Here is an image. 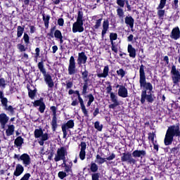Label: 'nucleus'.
<instances>
[{
    "mask_svg": "<svg viewBox=\"0 0 180 180\" xmlns=\"http://www.w3.org/2000/svg\"><path fill=\"white\" fill-rule=\"evenodd\" d=\"M180 137V129L179 125H172L168 127L164 143L166 146H171L174 141V137Z\"/></svg>",
    "mask_w": 180,
    "mask_h": 180,
    "instance_id": "f257e3e1",
    "label": "nucleus"
},
{
    "mask_svg": "<svg viewBox=\"0 0 180 180\" xmlns=\"http://www.w3.org/2000/svg\"><path fill=\"white\" fill-rule=\"evenodd\" d=\"M144 68H146V66H144V65H141L139 68L140 86L146 91H153V84H151L150 82H147L146 79V72H144Z\"/></svg>",
    "mask_w": 180,
    "mask_h": 180,
    "instance_id": "f03ea898",
    "label": "nucleus"
},
{
    "mask_svg": "<svg viewBox=\"0 0 180 180\" xmlns=\"http://www.w3.org/2000/svg\"><path fill=\"white\" fill-rule=\"evenodd\" d=\"M38 68L40 72H41L44 77V79L46 84H48L49 88H53V86H54V82L53 81L51 75L46 71V68H44V64L43 63V61L38 63Z\"/></svg>",
    "mask_w": 180,
    "mask_h": 180,
    "instance_id": "7ed1b4c3",
    "label": "nucleus"
},
{
    "mask_svg": "<svg viewBox=\"0 0 180 180\" xmlns=\"http://www.w3.org/2000/svg\"><path fill=\"white\" fill-rule=\"evenodd\" d=\"M67 155V148L65 147H60L58 148L56 154L55 155L54 161L58 162L61 160H65V156Z\"/></svg>",
    "mask_w": 180,
    "mask_h": 180,
    "instance_id": "20e7f679",
    "label": "nucleus"
},
{
    "mask_svg": "<svg viewBox=\"0 0 180 180\" xmlns=\"http://www.w3.org/2000/svg\"><path fill=\"white\" fill-rule=\"evenodd\" d=\"M75 124L74 123V120H70L67 123L63 124L61 126L62 131L63 133V139H67V135L68 134L69 129H74Z\"/></svg>",
    "mask_w": 180,
    "mask_h": 180,
    "instance_id": "39448f33",
    "label": "nucleus"
},
{
    "mask_svg": "<svg viewBox=\"0 0 180 180\" xmlns=\"http://www.w3.org/2000/svg\"><path fill=\"white\" fill-rule=\"evenodd\" d=\"M170 74L172 75L173 84H174L175 85H176V84H179L180 80V72L176 70V66L175 65H173L172 66Z\"/></svg>",
    "mask_w": 180,
    "mask_h": 180,
    "instance_id": "423d86ee",
    "label": "nucleus"
},
{
    "mask_svg": "<svg viewBox=\"0 0 180 180\" xmlns=\"http://www.w3.org/2000/svg\"><path fill=\"white\" fill-rule=\"evenodd\" d=\"M121 161L122 162H128V164H136L137 160L136 159L133 158V156H131V153H122V156L121 157Z\"/></svg>",
    "mask_w": 180,
    "mask_h": 180,
    "instance_id": "0eeeda50",
    "label": "nucleus"
},
{
    "mask_svg": "<svg viewBox=\"0 0 180 180\" xmlns=\"http://www.w3.org/2000/svg\"><path fill=\"white\" fill-rule=\"evenodd\" d=\"M146 99L148 102L153 103V102H154V99H155V96H154V95L150 92H148L147 94V91H143L141 98V103H144V102H146Z\"/></svg>",
    "mask_w": 180,
    "mask_h": 180,
    "instance_id": "6e6552de",
    "label": "nucleus"
},
{
    "mask_svg": "<svg viewBox=\"0 0 180 180\" xmlns=\"http://www.w3.org/2000/svg\"><path fill=\"white\" fill-rule=\"evenodd\" d=\"M77 66L75 65V58L74 56H71L69 60V65L68 68V75H74L77 72Z\"/></svg>",
    "mask_w": 180,
    "mask_h": 180,
    "instance_id": "1a4fd4ad",
    "label": "nucleus"
},
{
    "mask_svg": "<svg viewBox=\"0 0 180 180\" xmlns=\"http://www.w3.org/2000/svg\"><path fill=\"white\" fill-rule=\"evenodd\" d=\"M165 5H167V0H160L158 6L157 7L158 10V16L159 18H164V15H165Z\"/></svg>",
    "mask_w": 180,
    "mask_h": 180,
    "instance_id": "9d476101",
    "label": "nucleus"
},
{
    "mask_svg": "<svg viewBox=\"0 0 180 180\" xmlns=\"http://www.w3.org/2000/svg\"><path fill=\"white\" fill-rule=\"evenodd\" d=\"M73 33H82L84 32V22L76 21L72 25Z\"/></svg>",
    "mask_w": 180,
    "mask_h": 180,
    "instance_id": "9b49d317",
    "label": "nucleus"
},
{
    "mask_svg": "<svg viewBox=\"0 0 180 180\" xmlns=\"http://www.w3.org/2000/svg\"><path fill=\"white\" fill-rule=\"evenodd\" d=\"M110 100L112 103L108 105L109 109H115L120 105L119 100H117V96L112 92L110 93Z\"/></svg>",
    "mask_w": 180,
    "mask_h": 180,
    "instance_id": "f8f14e48",
    "label": "nucleus"
},
{
    "mask_svg": "<svg viewBox=\"0 0 180 180\" xmlns=\"http://www.w3.org/2000/svg\"><path fill=\"white\" fill-rule=\"evenodd\" d=\"M88 56L85 54V52L82 51L78 53L77 65H82V64H86Z\"/></svg>",
    "mask_w": 180,
    "mask_h": 180,
    "instance_id": "ddd939ff",
    "label": "nucleus"
},
{
    "mask_svg": "<svg viewBox=\"0 0 180 180\" xmlns=\"http://www.w3.org/2000/svg\"><path fill=\"white\" fill-rule=\"evenodd\" d=\"M20 158V161H22V164L25 165V167H28V165H30L32 160L30 159V156L27 155V153L21 155Z\"/></svg>",
    "mask_w": 180,
    "mask_h": 180,
    "instance_id": "4468645a",
    "label": "nucleus"
},
{
    "mask_svg": "<svg viewBox=\"0 0 180 180\" xmlns=\"http://www.w3.org/2000/svg\"><path fill=\"white\" fill-rule=\"evenodd\" d=\"M8 122H9V117L5 113L0 114V124L1 129H5Z\"/></svg>",
    "mask_w": 180,
    "mask_h": 180,
    "instance_id": "2eb2a0df",
    "label": "nucleus"
},
{
    "mask_svg": "<svg viewBox=\"0 0 180 180\" xmlns=\"http://www.w3.org/2000/svg\"><path fill=\"white\" fill-rule=\"evenodd\" d=\"M170 37L174 40H178L179 39H180V30L179 27H176L172 29L170 34Z\"/></svg>",
    "mask_w": 180,
    "mask_h": 180,
    "instance_id": "dca6fc26",
    "label": "nucleus"
},
{
    "mask_svg": "<svg viewBox=\"0 0 180 180\" xmlns=\"http://www.w3.org/2000/svg\"><path fill=\"white\" fill-rule=\"evenodd\" d=\"M80 152H79V158L82 160H85V155H86V153L85 152V150H86V143L85 142H81L80 143Z\"/></svg>",
    "mask_w": 180,
    "mask_h": 180,
    "instance_id": "f3484780",
    "label": "nucleus"
},
{
    "mask_svg": "<svg viewBox=\"0 0 180 180\" xmlns=\"http://www.w3.org/2000/svg\"><path fill=\"white\" fill-rule=\"evenodd\" d=\"M108 30H109V20H105L103 22V30L101 32V37L103 39L105 37V34L108 33Z\"/></svg>",
    "mask_w": 180,
    "mask_h": 180,
    "instance_id": "a211bd4d",
    "label": "nucleus"
},
{
    "mask_svg": "<svg viewBox=\"0 0 180 180\" xmlns=\"http://www.w3.org/2000/svg\"><path fill=\"white\" fill-rule=\"evenodd\" d=\"M146 155H147V153L144 150H136L132 153V155L133 157H134V158H143V157H146Z\"/></svg>",
    "mask_w": 180,
    "mask_h": 180,
    "instance_id": "6ab92c4d",
    "label": "nucleus"
},
{
    "mask_svg": "<svg viewBox=\"0 0 180 180\" xmlns=\"http://www.w3.org/2000/svg\"><path fill=\"white\" fill-rule=\"evenodd\" d=\"M125 23L127 25V26H129V27L131 29V31L133 32V27H134V18L130 16H126L124 18Z\"/></svg>",
    "mask_w": 180,
    "mask_h": 180,
    "instance_id": "aec40b11",
    "label": "nucleus"
},
{
    "mask_svg": "<svg viewBox=\"0 0 180 180\" xmlns=\"http://www.w3.org/2000/svg\"><path fill=\"white\" fill-rule=\"evenodd\" d=\"M25 171V168H23V166L22 165H17L15 167V170L13 173L14 176H20L22 174H23V172Z\"/></svg>",
    "mask_w": 180,
    "mask_h": 180,
    "instance_id": "412c9836",
    "label": "nucleus"
},
{
    "mask_svg": "<svg viewBox=\"0 0 180 180\" xmlns=\"http://www.w3.org/2000/svg\"><path fill=\"white\" fill-rule=\"evenodd\" d=\"M109 75V65H105L103 68V73H98V78H106Z\"/></svg>",
    "mask_w": 180,
    "mask_h": 180,
    "instance_id": "4be33fe9",
    "label": "nucleus"
},
{
    "mask_svg": "<svg viewBox=\"0 0 180 180\" xmlns=\"http://www.w3.org/2000/svg\"><path fill=\"white\" fill-rule=\"evenodd\" d=\"M53 37H55V39H56L57 40H59L60 44H63V43H64V39H63V33H61V31L60 30H56L55 31Z\"/></svg>",
    "mask_w": 180,
    "mask_h": 180,
    "instance_id": "5701e85b",
    "label": "nucleus"
},
{
    "mask_svg": "<svg viewBox=\"0 0 180 180\" xmlns=\"http://www.w3.org/2000/svg\"><path fill=\"white\" fill-rule=\"evenodd\" d=\"M56 30H57V25L52 24L50 31L46 35L47 38L49 39H54V33H56Z\"/></svg>",
    "mask_w": 180,
    "mask_h": 180,
    "instance_id": "b1692460",
    "label": "nucleus"
},
{
    "mask_svg": "<svg viewBox=\"0 0 180 180\" xmlns=\"http://www.w3.org/2000/svg\"><path fill=\"white\" fill-rule=\"evenodd\" d=\"M127 51L131 58H136V49H134L131 44L128 45Z\"/></svg>",
    "mask_w": 180,
    "mask_h": 180,
    "instance_id": "393cba45",
    "label": "nucleus"
},
{
    "mask_svg": "<svg viewBox=\"0 0 180 180\" xmlns=\"http://www.w3.org/2000/svg\"><path fill=\"white\" fill-rule=\"evenodd\" d=\"M50 15H46L44 13L42 14V20L44 23V26L46 29H49V25H50Z\"/></svg>",
    "mask_w": 180,
    "mask_h": 180,
    "instance_id": "a878e982",
    "label": "nucleus"
},
{
    "mask_svg": "<svg viewBox=\"0 0 180 180\" xmlns=\"http://www.w3.org/2000/svg\"><path fill=\"white\" fill-rule=\"evenodd\" d=\"M23 33H25V25L18 26L17 27V38L20 39V37L23 36Z\"/></svg>",
    "mask_w": 180,
    "mask_h": 180,
    "instance_id": "bb28decb",
    "label": "nucleus"
},
{
    "mask_svg": "<svg viewBox=\"0 0 180 180\" xmlns=\"http://www.w3.org/2000/svg\"><path fill=\"white\" fill-rule=\"evenodd\" d=\"M82 78L84 82H89V72L86 69L84 71H81Z\"/></svg>",
    "mask_w": 180,
    "mask_h": 180,
    "instance_id": "cd10ccee",
    "label": "nucleus"
},
{
    "mask_svg": "<svg viewBox=\"0 0 180 180\" xmlns=\"http://www.w3.org/2000/svg\"><path fill=\"white\" fill-rule=\"evenodd\" d=\"M23 41L25 46H29L30 44V37L26 32L24 33L23 37L21 39V41Z\"/></svg>",
    "mask_w": 180,
    "mask_h": 180,
    "instance_id": "c85d7f7f",
    "label": "nucleus"
},
{
    "mask_svg": "<svg viewBox=\"0 0 180 180\" xmlns=\"http://www.w3.org/2000/svg\"><path fill=\"white\" fill-rule=\"evenodd\" d=\"M0 99L1 105H3L4 108H6V106H8V98H5L2 91H0Z\"/></svg>",
    "mask_w": 180,
    "mask_h": 180,
    "instance_id": "c756f323",
    "label": "nucleus"
},
{
    "mask_svg": "<svg viewBox=\"0 0 180 180\" xmlns=\"http://www.w3.org/2000/svg\"><path fill=\"white\" fill-rule=\"evenodd\" d=\"M117 15L120 19H122L123 22V18H124V11L123 8L118 7L116 10Z\"/></svg>",
    "mask_w": 180,
    "mask_h": 180,
    "instance_id": "7c9ffc66",
    "label": "nucleus"
},
{
    "mask_svg": "<svg viewBox=\"0 0 180 180\" xmlns=\"http://www.w3.org/2000/svg\"><path fill=\"white\" fill-rule=\"evenodd\" d=\"M35 139H41V136H44L43 129H37L34 130V132Z\"/></svg>",
    "mask_w": 180,
    "mask_h": 180,
    "instance_id": "2f4dec72",
    "label": "nucleus"
},
{
    "mask_svg": "<svg viewBox=\"0 0 180 180\" xmlns=\"http://www.w3.org/2000/svg\"><path fill=\"white\" fill-rule=\"evenodd\" d=\"M15 132V126L9 125L6 131V136H12Z\"/></svg>",
    "mask_w": 180,
    "mask_h": 180,
    "instance_id": "473e14b6",
    "label": "nucleus"
},
{
    "mask_svg": "<svg viewBox=\"0 0 180 180\" xmlns=\"http://www.w3.org/2000/svg\"><path fill=\"white\" fill-rule=\"evenodd\" d=\"M49 140V134L45 133L41 136V140L39 141V146H44V141Z\"/></svg>",
    "mask_w": 180,
    "mask_h": 180,
    "instance_id": "72a5a7b5",
    "label": "nucleus"
},
{
    "mask_svg": "<svg viewBox=\"0 0 180 180\" xmlns=\"http://www.w3.org/2000/svg\"><path fill=\"white\" fill-rule=\"evenodd\" d=\"M14 144L17 147H22V144H23V139L22 136H18L16 138V139L14 141Z\"/></svg>",
    "mask_w": 180,
    "mask_h": 180,
    "instance_id": "f704fd0d",
    "label": "nucleus"
},
{
    "mask_svg": "<svg viewBox=\"0 0 180 180\" xmlns=\"http://www.w3.org/2000/svg\"><path fill=\"white\" fill-rule=\"evenodd\" d=\"M6 85H8V82L5 80V78L4 77L0 78V89L4 91V89L6 88Z\"/></svg>",
    "mask_w": 180,
    "mask_h": 180,
    "instance_id": "c9c22d12",
    "label": "nucleus"
},
{
    "mask_svg": "<svg viewBox=\"0 0 180 180\" xmlns=\"http://www.w3.org/2000/svg\"><path fill=\"white\" fill-rule=\"evenodd\" d=\"M51 124L52 126L53 131H56V130H57V126H58L57 125V117H53Z\"/></svg>",
    "mask_w": 180,
    "mask_h": 180,
    "instance_id": "e433bc0d",
    "label": "nucleus"
},
{
    "mask_svg": "<svg viewBox=\"0 0 180 180\" xmlns=\"http://www.w3.org/2000/svg\"><path fill=\"white\" fill-rule=\"evenodd\" d=\"M113 89H117L119 88L118 91H127V89H126V86L123 85L118 84L117 83L114 84L112 86Z\"/></svg>",
    "mask_w": 180,
    "mask_h": 180,
    "instance_id": "4c0bfd02",
    "label": "nucleus"
},
{
    "mask_svg": "<svg viewBox=\"0 0 180 180\" xmlns=\"http://www.w3.org/2000/svg\"><path fill=\"white\" fill-rule=\"evenodd\" d=\"M17 49L19 50V51H20V53H23L27 50V46L22 44H18Z\"/></svg>",
    "mask_w": 180,
    "mask_h": 180,
    "instance_id": "58836bf2",
    "label": "nucleus"
},
{
    "mask_svg": "<svg viewBox=\"0 0 180 180\" xmlns=\"http://www.w3.org/2000/svg\"><path fill=\"white\" fill-rule=\"evenodd\" d=\"M64 85L66 86V89H71V88L74 86V82H72V80L70 79L69 80H67Z\"/></svg>",
    "mask_w": 180,
    "mask_h": 180,
    "instance_id": "ea45409f",
    "label": "nucleus"
},
{
    "mask_svg": "<svg viewBox=\"0 0 180 180\" xmlns=\"http://www.w3.org/2000/svg\"><path fill=\"white\" fill-rule=\"evenodd\" d=\"M115 40H117V34L115 32L110 33V43H115Z\"/></svg>",
    "mask_w": 180,
    "mask_h": 180,
    "instance_id": "a19ab883",
    "label": "nucleus"
},
{
    "mask_svg": "<svg viewBox=\"0 0 180 180\" xmlns=\"http://www.w3.org/2000/svg\"><path fill=\"white\" fill-rule=\"evenodd\" d=\"M102 18H99L98 20H96V24L95 25L93 26V29H99V27L102 25Z\"/></svg>",
    "mask_w": 180,
    "mask_h": 180,
    "instance_id": "79ce46f5",
    "label": "nucleus"
},
{
    "mask_svg": "<svg viewBox=\"0 0 180 180\" xmlns=\"http://www.w3.org/2000/svg\"><path fill=\"white\" fill-rule=\"evenodd\" d=\"M117 44L116 42H111V50L114 51L115 54H117L118 49H117Z\"/></svg>",
    "mask_w": 180,
    "mask_h": 180,
    "instance_id": "37998d69",
    "label": "nucleus"
},
{
    "mask_svg": "<svg viewBox=\"0 0 180 180\" xmlns=\"http://www.w3.org/2000/svg\"><path fill=\"white\" fill-rule=\"evenodd\" d=\"M105 161H106L105 159L101 157V155H96V162H97V164H103V162H105Z\"/></svg>",
    "mask_w": 180,
    "mask_h": 180,
    "instance_id": "c03bdc74",
    "label": "nucleus"
},
{
    "mask_svg": "<svg viewBox=\"0 0 180 180\" xmlns=\"http://www.w3.org/2000/svg\"><path fill=\"white\" fill-rule=\"evenodd\" d=\"M94 127L98 130V131H102V129L103 128V125L101 124L99 122L96 121L94 123Z\"/></svg>",
    "mask_w": 180,
    "mask_h": 180,
    "instance_id": "a18cd8bd",
    "label": "nucleus"
},
{
    "mask_svg": "<svg viewBox=\"0 0 180 180\" xmlns=\"http://www.w3.org/2000/svg\"><path fill=\"white\" fill-rule=\"evenodd\" d=\"M117 75L119 77H121V78H124V75H126V71H124V70L121 68V69L117 70Z\"/></svg>",
    "mask_w": 180,
    "mask_h": 180,
    "instance_id": "49530a36",
    "label": "nucleus"
},
{
    "mask_svg": "<svg viewBox=\"0 0 180 180\" xmlns=\"http://www.w3.org/2000/svg\"><path fill=\"white\" fill-rule=\"evenodd\" d=\"M44 103V101H43V98H41L39 100H37L33 103V106L36 108L37 106H40Z\"/></svg>",
    "mask_w": 180,
    "mask_h": 180,
    "instance_id": "de8ad7c7",
    "label": "nucleus"
},
{
    "mask_svg": "<svg viewBox=\"0 0 180 180\" xmlns=\"http://www.w3.org/2000/svg\"><path fill=\"white\" fill-rule=\"evenodd\" d=\"M87 98H89L87 106L89 107V106H91L92 102H94V101H95V98H94V96L92 94H89Z\"/></svg>",
    "mask_w": 180,
    "mask_h": 180,
    "instance_id": "09e8293b",
    "label": "nucleus"
},
{
    "mask_svg": "<svg viewBox=\"0 0 180 180\" xmlns=\"http://www.w3.org/2000/svg\"><path fill=\"white\" fill-rule=\"evenodd\" d=\"M126 1L127 0H117L116 3H117V5L120 6V8H124Z\"/></svg>",
    "mask_w": 180,
    "mask_h": 180,
    "instance_id": "8fccbe9b",
    "label": "nucleus"
},
{
    "mask_svg": "<svg viewBox=\"0 0 180 180\" xmlns=\"http://www.w3.org/2000/svg\"><path fill=\"white\" fill-rule=\"evenodd\" d=\"M90 169L91 172H96V171H98V165L91 162Z\"/></svg>",
    "mask_w": 180,
    "mask_h": 180,
    "instance_id": "3c124183",
    "label": "nucleus"
},
{
    "mask_svg": "<svg viewBox=\"0 0 180 180\" xmlns=\"http://www.w3.org/2000/svg\"><path fill=\"white\" fill-rule=\"evenodd\" d=\"M179 2V0H174L172 2V9H178V8L179 7V6L178 5Z\"/></svg>",
    "mask_w": 180,
    "mask_h": 180,
    "instance_id": "603ef678",
    "label": "nucleus"
},
{
    "mask_svg": "<svg viewBox=\"0 0 180 180\" xmlns=\"http://www.w3.org/2000/svg\"><path fill=\"white\" fill-rule=\"evenodd\" d=\"M84 16L82 15V13L81 11H78L77 18L76 22H84Z\"/></svg>",
    "mask_w": 180,
    "mask_h": 180,
    "instance_id": "864d4df0",
    "label": "nucleus"
},
{
    "mask_svg": "<svg viewBox=\"0 0 180 180\" xmlns=\"http://www.w3.org/2000/svg\"><path fill=\"white\" fill-rule=\"evenodd\" d=\"M67 176L68 174L65 172H59L58 174V176L60 178V179H64V178H65Z\"/></svg>",
    "mask_w": 180,
    "mask_h": 180,
    "instance_id": "5fc2aeb1",
    "label": "nucleus"
},
{
    "mask_svg": "<svg viewBox=\"0 0 180 180\" xmlns=\"http://www.w3.org/2000/svg\"><path fill=\"white\" fill-rule=\"evenodd\" d=\"M118 95L122 98H127V91H119Z\"/></svg>",
    "mask_w": 180,
    "mask_h": 180,
    "instance_id": "6e6d98bb",
    "label": "nucleus"
},
{
    "mask_svg": "<svg viewBox=\"0 0 180 180\" xmlns=\"http://www.w3.org/2000/svg\"><path fill=\"white\" fill-rule=\"evenodd\" d=\"M81 109L84 116H86V117H89V115H88V110H86V108H85V105H81Z\"/></svg>",
    "mask_w": 180,
    "mask_h": 180,
    "instance_id": "4d7b16f0",
    "label": "nucleus"
},
{
    "mask_svg": "<svg viewBox=\"0 0 180 180\" xmlns=\"http://www.w3.org/2000/svg\"><path fill=\"white\" fill-rule=\"evenodd\" d=\"M28 96L30 99H34L36 97V91H30L28 92Z\"/></svg>",
    "mask_w": 180,
    "mask_h": 180,
    "instance_id": "13d9d810",
    "label": "nucleus"
},
{
    "mask_svg": "<svg viewBox=\"0 0 180 180\" xmlns=\"http://www.w3.org/2000/svg\"><path fill=\"white\" fill-rule=\"evenodd\" d=\"M105 88L106 91H112V88H113V86H112L110 82L108 81L105 82Z\"/></svg>",
    "mask_w": 180,
    "mask_h": 180,
    "instance_id": "bf43d9fd",
    "label": "nucleus"
},
{
    "mask_svg": "<svg viewBox=\"0 0 180 180\" xmlns=\"http://www.w3.org/2000/svg\"><path fill=\"white\" fill-rule=\"evenodd\" d=\"M76 95L78 97L79 102L80 103V106H83L84 105V100H82V98H81V96L79 95V91H76Z\"/></svg>",
    "mask_w": 180,
    "mask_h": 180,
    "instance_id": "052dcab7",
    "label": "nucleus"
},
{
    "mask_svg": "<svg viewBox=\"0 0 180 180\" xmlns=\"http://www.w3.org/2000/svg\"><path fill=\"white\" fill-rule=\"evenodd\" d=\"M39 110L41 113H44V110H46V104L44 103L39 105Z\"/></svg>",
    "mask_w": 180,
    "mask_h": 180,
    "instance_id": "680f3d73",
    "label": "nucleus"
},
{
    "mask_svg": "<svg viewBox=\"0 0 180 180\" xmlns=\"http://www.w3.org/2000/svg\"><path fill=\"white\" fill-rule=\"evenodd\" d=\"M27 88L28 91H37L36 87H34V86L32 85L31 84H27Z\"/></svg>",
    "mask_w": 180,
    "mask_h": 180,
    "instance_id": "e2e57ef3",
    "label": "nucleus"
},
{
    "mask_svg": "<svg viewBox=\"0 0 180 180\" xmlns=\"http://www.w3.org/2000/svg\"><path fill=\"white\" fill-rule=\"evenodd\" d=\"M36 27L34 25H30V33L33 34V33H36Z\"/></svg>",
    "mask_w": 180,
    "mask_h": 180,
    "instance_id": "0e129e2a",
    "label": "nucleus"
},
{
    "mask_svg": "<svg viewBox=\"0 0 180 180\" xmlns=\"http://www.w3.org/2000/svg\"><path fill=\"white\" fill-rule=\"evenodd\" d=\"M30 176H31L30 174L27 173L20 179V180H29Z\"/></svg>",
    "mask_w": 180,
    "mask_h": 180,
    "instance_id": "69168bd1",
    "label": "nucleus"
},
{
    "mask_svg": "<svg viewBox=\"0 0 180 180\" xmlns=\"http://www.w3.org/2000/svg\"><path fill=\"white\" fill-rule=\"evenodd\" d=\"M91 178L92 180H99V173L93 174Z\"/></svg>",
    "mask_w": 180,
    "mask_h": 180,
    "instance_id": "338daca9",
    "label": "nucleus"
},
{
    "mask_svg": "<svg viewBox=\"0 0 180 180\" xmlns=\"http://www.w3.org/2000/svg\"><path fill=\"white\" fill-rule=\"evenodd\" d=\"M58 26H60V27L64 26V18L58 19Z\"/></svg>",
    "mask_w": 180,
    "mask_h": 180,
    "instance_id": "774afa93",
    "label": "nucleus"
}]
</instances>
